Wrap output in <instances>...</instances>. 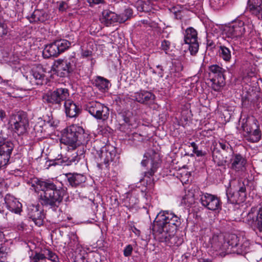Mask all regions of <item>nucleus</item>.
I'll return each mask as SVG.
<instances>
[{"mask_svg": "<svg viewBox=\"0 0 262 262\" xmlns=\"http://www.w3.org/2000/svg\"><path fill=\"white\" fill-rule=\"evenodd\" d=\"M31 184L36 192L42 191L39 196V202L46 208L56 211L62 202L66 191L62 187H58L51 181H42L37 178L30 180Z\"/></svg>", "mask_w": 262, "mask_h": 262, "instance_id": "f257e3e1", "label": "nucleus"}, {"mask_svg": "<svg viewBox=\"0 0 262 262\" xmlns=\"http://www.w3.org/2000/svg\"><path fill=\"white\" fill-rule=\"evenodd\" d=\"M88 138L89 135L84 132L82 127L73 125L67 127L61 140L64 144L76 146L86 143Z\"/></svg>", "mask_w": 262, "mask_h": 262, "instance_id": "f03ea898", "label": "nucleus"}, {"mask_svg": "<svg viewBox=\"0 0 262 262\" xmlns=\"http://www.w3.org/2000/svg\"><path fill=\"white\" fill-rule=\"evenodd\" d=\"M76 68V59L72 57L67 59H58L55 61L51 70L60 77H70Z\"/></svg>", "mask_w": 262, "mask_h": 262, "instance_id": "7ed1b4c3", "label": "nucleus"}, {"mask_svg": "<svg viewBox=\"0 0 262 262\" xmlns=\"http://www.w3.org/2000/svg\"><path fill=\"white\" fill-rule=\"evenodd\" d=\"M70 95L69 91L65 88H57L49 91L43 96V99L49 106L58 105L60 106L62 103L68 99Z\"/></svg>", "mask_w": 262, "mask_h": 262, "instance_id": "20e7f679", "label": "nucleus"}, {"mask_svg": "<svg viewBox=\"0 0 262 262\" xmlns=\"http://www.w3.org/2000/svg\"><path fill=\"white\" fill-rule=\"evenodd\" d=\"M71 45V43L66 39H60L54 40L45 46L42 51L43 57L44 58L57 57L68 49Z\"/></svg>", "mask_w": 262, "mask_h": 262, "instance_id": "39448f33", "label": "nucleus"}, {"mask_svg": "<svg viewBox=\"0 0 262 262\" xmlns=\"http://www.w3.org/2000/svg\"><path fill=\"white\" fill-rule=\"evenodd\" d=\"M155 220L159 223V226H166L171 233H175L181 224L180 218L168 211L160 212Z\"/></svg>", "mask_w": 262, "mask_h": 262, "instance_id": "423d86ee", "label": "nucleus"}, {"mask_svg": "<svg viewBox=\"0 0 262 262\" xmlns=\"http://www.w3.org/2000/svg\"><path fill=\"white\" fill-rule=\"evenodd\" d=\"M152 231L153 234L158 237L159 242L166 243L170 246L176 244V240L177 236H174L175 233H171L166 226L161 225L160 226L159 225V223H157L155 220Z\"/></svg>", "mask_w": 262, "mask_h": 262, "instance_id": "0eeeda50", "label": "nucleus"}, {"mask_svg": "<svg viewBox=\"0 0 262 262\" xmlns=\"http://www.w3.org/2000/svg\"><path fill=\"white\" fill-rule=\"evenodd\" d=\"M252 29L251 25L245 24L243 21L237 20L227 29L226 34L228 38L237 40V38H241L245 33H250Z\"/></svg>", "mask_w": 262, "mask_h": 262, "instance_id": "6e6552de", "label": "nucleus"}, {"mask_svg": "<svg viewBox=\"0 0 262 262\" xmlns=\"http://www.w3.org/2000/svg\"><path fill=\"white\" fill-rule=\"evenodd\" d=\"M99 157L100 163L97 164V166L100 169H102L103 164L107 168L110 163L116 162L118 159L116 148L110 145H106L101 148Z\"/></svg>", "mask_w": 262, "mask_h": 262, "instance_id": "1a4fd4ad", "label": "nucleus"}, {"mask_svg": "<svg viewBox=\"0 0 262 262\" xmlns=\"http://www.w3.org/2000/svg\"><path fill=\"white\" fill-rule=\"evenodd\" d=\"M11 121L13 124L14 131L19 136L24 135L27 132L29 126V121L26 113L18 112L12 115Z\"/></svg>", "mask_w": 262, "mask_h": 262, "instance_id": "9d476101", "label": "nucleus"}, {"mask_svg": "<svg viewBox=\"0 0 262 262\" xmlns=\"http://www.w3.org/2000/svg\"><path fill=\"white\" fill-rule=\"evenodd\" d=\"M86 110L89 113L97 119L106 120L109 116V108L104 104L97 102L92 101L86 106Z\"/></svg>", "mask_w": 262, "mask_h": 262, "instance_id": "9b49d317", "label": "nucleus"}, {"mask_svg": "<svg viewBox=\"0 0 262 262\" xmlns=\"http://www.w3.org/2000/svg\"><path fill=\"white\" fill-rule=\"evenodd\" d=\"M228 201L231 204H239L245 201L247 197L246 187L244 182L238 181V188L236 191H232L228 188L226 191Z\"/></svg>", "mask_w": 262, "mask_h": 262, "instance_id": "f8f14e48", "label": "nucleus"}, {"mask_svg": "<svg viewBox=\"0 0 262 262\" xmlns=\"http://www.w3.org/2000/svg\"><path fill=\"white\" fill-rule=\"evenodd\" d=\"M247 222L253 230L262 232V206L256 210L251 208L247 214Z\"/></svg>", "mask_w": 262, "mask_h": 262, "instance_id": "ddd939ff", "label": "nucleus"}, {"mask_svg": "<svg viewBox=\"0 0 262 262\" xmlns=\"http://www.w3.org/2000/svg\"><path fill=\"white\" fill-rule=\"evenodd\" d=\"M243 129L245 133L244 136L246 139L252 143L257 142L261 138V132L256 122L252 123L249 122L242 126Z\"/></svg>", "mask_w": 262, "mask_h": 262, "instance_id": "4468645a", "label": "nucleus"}, {"mask_svg": "<svg viewBox=\"0 0 262 262\" xmlns=\"http://www.w3.org/2000/svg\"><path fill=\"white\" fill-rule=\"evenodd\" d=\"M184 41L189 45V50L191 55H194L198 51L199 43L198 42V33L192 27L187 28L185 31Z\"/></svg>", "mask_w": 262, "mask_h": 262, "instance_id": "2eb2a0df", "label": "nucleus"}, {"mask_svg": "<svg viewBox=\"0 0 262 262\" xmlns=\"http://www.w3.org/2000/svg\"><path fill=\"white\" fill-rule=\"evenodd\" d=\"M211 247L216 251H221L220 255L225 256L229 254L228 245L226 243V236L222 234H213L210 239Z\"/></svg>", "mask_w": 262, "mask_h": 262, "instance_id": "dca6fc26", "label": "nucleus"}, {"mask_svg": "<svg viewBox=\"0 0 262 262\" xmlns=\"http://www.w3.org/2000/svg\"><path fill=\"white\" fill-rule=\"evenodd\" d=\"M27 215L36 225L40 226L43 224L45 215L43 210L40 208L39 204L29 205L27 208Z\"/></svg>", "mask_w": 262, "mask_h": 262, "instance_id": "f3484780", "label": "nucleus"}, {"mask_svg": "<svg viewBox=\"0 0 262 262\" xmlns=\"http://www.w3.org/2000/svg\"><path fill=\"white\" fill-rule=\"evenodd\" d=\"M13 148L12 142L0 141V168L8 164Z\"/></svg>", "mask_w": 262, "mask_h": 262, "instance_id": "a211bd4d", "label": "nucleus"}, {"mask_svg": "<svg viewBox=\"0 0 262 262\" xmlns=\"http://www.w3.org/2000/svg\"><path fill=\"white\" fill-rule=\"evenodd\" d=\"M200 201L202 205L210 210L221 209L220 201L215 195L205 193L201 195Z\"/></svg>", "mask_w": 262, "mask_h": 262, "instance_id": "6ab92c4d", "label": "nucleus"}, {"mask_svg": "<svg viewBox=\"0 0 262 262\" xmlns=\"http://www.w3.org/2000/svg\"><path fill=\"white\" fill-rule=\"evenodd\" d=\"M144 158L148 159V160L150 161L151 167L150 170L146 172L145 174L146 177H149L154 175L159 166L160 161V155L156 150L152 149H149L145 153Z\"/></svg>", "mask_w": 262, "mask_h": 262, "instance_id": "aec40b11", "label": "nucleus"}, {"mask_svg": "<svg viewBox=\"0 0 262 262\" xmlns=\"http://www.w3.org/2000/svg\"><path fill=\"white\" fill-rule=\"evenodd\" d=\"M64 107L66 116L70 118L77 117L81 112V107L79 105L68 99L64 102Z\"/></svg>", "mask_w": 262, "mask_h": 262, "instance_id": "412c9836", "label": "nucleus"}, {"mask_svg": "<svg viewBox=\"0 0 262 262\" xmlns=\"http://www.w3.org/2000/svg\"><path fill=\"white\" fill-rule=\"evenodd\" d=\"M6 207L10 211L15 213H20L21 211V204L13 196L10 194L6 195L4 198Z\"/></svg>", "mask_w": 262, "mask_h": 262, "instance_id": "4be33fe9", "label": "nucleus"}, {"mask_svg": "<svg viewBox=\"0 0 262 262\" xmlns=\"http://www.w3.org/2000/svg\"><path fill=\"white\" fill-rule=\"evenodd\" d=\"M230 168L235 171H242L245 169L246 160L240 154H235L230 159Z\"/></svg>", "mask_w": 262, "mask_h": 262, "instance_id": "5701e85b", "label": "nucleus"}, {"mask_svg": "<svg viewBox=\"0 0 262 262\" xmlns=\"http://www.w3.org/2000/svg\"><path fill=\"white\" fill-rule=\"evenodd\" d=\"M248 9L252 14L262 19V0H248Z\"/></svg>", "mask_w": 262, "mask_h": 262, "instance_id": "b1692460", "label": "nucleus"}, {"mask_svg": "<svg viewBox=\"0 0 262 262\" xmlns=\"http://www.w3.org/2000/svg\"><path fill=\"white\" fill-rule=\"evenodd\" d=\"M119 16L109 10H104L102 12V17L100 20L106 26H109L116 22L120 23Z\"/></svg>", "mask_w": 262, "mask_h": 262, "instance_id": "393cba45", "label": "nucleus"}, {"mask_svg": "<svg viewBox=\"0 0 262 262\" xmlns=\"http://www.w3.org/2000/svg\"><path fill=\"white\" fill-rule=\"evenodd\" d=\"M65 175L69 184L73 187H78L85 182L86 180L85 177L83 174L79 173H66Z\"/></svg>", "mask_w": 262, "mask_h": 262, "instance_id": "a878e982", "label": "nucleus"}, {"mask_svg": "<svg viewBox=\"0 0 262 262\" xmlns=\"http://www.w3.org/2000/svg\"><path fill=\"white\" fill-rule=\"evenodd\" d=\"M212 156L213 161L217 166H221L225 165L227 163L226 158L225 156V152L217 148H213L212 151Z\"/></svg>", "mask_w": 262, "mask_h": 262, "instance_id": "bb28decb", "label": "nucleus"}, {"mask_svg": "<svg viewBox=\"0 0 262 262\" xmlns=\"http://www.w3.org/2000/svg\"><path fill=\"white\" fill-rule=\"evenodd\" d=\"M133 97L136 101L142 104L154 100L155 97V95L151 93L145 91H141L140 92L135 93Z\"/></svg>", "mask_w": 262, "mask_h": 262, "instance_id": "cd10ccee", "label": "nucleus"}, {"mask_svg": "<svg viewBox=\"0 0 262 262\" xmlns=\"http://www.w3.org/2000/svg\"><path fill=\"white\" fill-rule=\"evenodd\" d=\"M47 17V14L43 11L35 10L30 16H27V18L30 23L44 22Z\"/></svg>", "mask_w": 262, "mask_h": 262, "instance_id": "c85d7f7f", "label": "nucleus"}, {"mask_svg": "<svg viewBox=\"0 0 262 262\" xmlns=\"http://www.w3.org/2000/svg\"><path fill=\"white\" fill-rule=\"evenodd\" d=\"M212 88L215 91H219L222 87L225 85L224 73L221 74H216L211 79Z\"/></svg>", "mask_w": 262, "mask_h": 262, "instance_id": "c756f323", "label": "nucleus"}, {"mask_svg": "<svg viewBox=\"0 0 262 262\" xmlns=\"http://www.w3.org/2000/svg\"><path fill=\"white\" fill-rule=\"evenodd\" d=\"M226 241L228 245V251L229 254L232 253L233 249L236 248V246H238L240 237L234 234H228L226 236Z\"/></svg>", "mask_w": 262, "mask_h": 262, "instance_id": "7c9ffc66", "label": "nucleus"}, {"mask_svg": "<svg viewBox=\"0 0 262 262\" xmlns=\"http://www.w3.org/2000/svg\"><path fill=\"white\" fill-rule=\"evenodd\" d=\"M31 74L36 80V84H42L45 77V71L42 67H36L31 70Z\"/></svg>", "mask_w": 262, "mask_h": 262, "instance_id": "2f4dec72", "label": "nucleus"}, {"mask_svg": "<svg viewBox=\"0 0 262 262\" xmlns=\"http://www.w3.org/2000/svg\"><path fill=\"white\" fill-rule=\"evenodd\" d=\"M93 83L99 90H105L108 88L109 81L103 77L98 76Z\"/></svg>", "mask_w": 262, "mask_h": 262, "instance_id": "473e14b6", "label": "nucleus"}, {"mask_svg": "<svg viewBox=\"0 0 262 262\" xmlns=\"http://www.w3.org/2000/svg\"><path fill=\"white\" fill-rule=\"evenodd\" d=\"M243 242H239L238 246H236V248L233 249L232 253L237 254H244L246 253L249 250V243L242 238Z\"/></svg>", "mask_w": 262, "mask_h": 262, "instance_id": "72a5a7b5", "label": "nucleus"}, {"mask_svg": "<svg viewBox=\"0 0 262 262\" xmlns=\"http://www.w3.org/2000/svg\"><path fill=\"white\" fill-rule=\"evenodd\" d=\"M220 57L226 61H229L231 57L230 49L225 46H220L219 50Z\"/></svg>", "mask_w": 262, "mask_h": 262, "instance_id": "f704fd0d", "label": "nucleus"}, {"mask_svg": "<svg viewBox=\"0 0 262 262\" xmlns=\"http://www.w3.org/2000/svg\"><path fill=\"white\" fill-rule=\"evenodd\" d=\"M133 14V10L130 8L126 9L124 12L119 15L120 23H122L130 17Z\"/></svg>", "mask_w": 262, "mask_h": 262, "instance_id": "c9c22d12", "label": "nucleus"}, {"mask_svg": "<svg viewBox=\"0 0 262 262\" xmlns=\"http://www.w3.org/2000/svg\"><path fill=\"white\" fill-rule=\"evenodd\" d=\"M32 262H39L41 260L46 259V254L45 250L43 251V253L41 252H35L34 255L30 256Z\"/></svg>", "mask_w": 262, "mask_h": 262, "instance_id": "e433bc0d", "label": "nucleus"}, {"mask_svg": "<svg viewBox=\"0 0 262 262\" xmlns=\"http://www.w3.org/2000/svg\"><path fill=\"white\" fill-rule=\"evenodd\" d=\"M209 70L214 75L219 73L221 74L222 73H225V72L224 69L217 64H213L210 66Z\"/></svg>", "mask_w": 262, "mask_h": 262, "instance_id": "4c0bfd02", "label": "nucleus"}, {"mask_svg": "<svg viewBox=\"0 0 262 262\" xmlns=\"http://www.w3.org/2000/svg\"><path fill=\"white\" fill-rule=\"evenodd\" d=\"M46 254V258L51 260L52 261L56 262L58 260V257L56 254L49 250H45Z\"/></svg>", "mask_w": 262, "mask_h": 262, "instance_id": "58836bf2", "label": "nucleus"}, {"mask_svg": "<svg viewBox=\"0 0 262 262\" xmlns=\"http://www.w3.org/2000/svg\"><path fill=\"white\" fill-rule=\"evenodd\" d=\"M88 3L89 7H94L97 5H105L106 2L105 0H86Z\"/></svg>", "mask_w": 262, "mask_h": 262, "instance_id": "ea45409f", "label": "nucleus"}, {"mask_svg": "<svg viewBox=\"0 0 262 262\" xmlns=\"http://www.w3.org/2000/svg\"><path fill=\"white\" fill-rule=\"evenodd\" d=\"M229 146V144L228 143L219 142V143H216V144L214 145L213 148H217L222 150L223 152H226L228 149H230Z\"/></svg>", "mask_w": 262, "mask_h": 262, "instance_id": "a19ab883", "label": "nucleus"}, {"mask_svg": "<svg viewBox=\"0 0 262 262\" xmlns=\"http://www.w3.org/2000/svg\"><path fill=\"white\" fill-rule=\"evenodd\" d=\"M256 79L257 78L256 76L254 75L253 73L248 74L247 75L244 76L243 77V80L246 83H250L251 82H255Z\"/></svg>", "mask_w": 262, "mask_h": 262, "instance_id": "79ce46f5", "label": "nucleus"}, {"mask_svg": "<svg viewBox=\"0 0 262 262\" xmlns=\"http://www.w3.org/2000/svg\"><path fill=\"white\" fill-rule=\"evenodd\" d=\"M44 123H45L43 122L42 121L37 122L34 127V130H35V132L37 133H41L43 130L42 125Z\"/></svg>", "mask_w": 262, "mask_h": 262, "instance_id": "37998d69", "label": "nucleus"}, {"mask_svg": "<svg viewBox=\"0 0 262 262\" xmlns=\"http://www.w3.org/2000/svg\"><path fill=\"white\" fill-rule=\"evenodd\" d=\"M133 247L131 245H127L123 251V254L125 256L127 257L131 255L133 252Z\"/></svg>", "mask_w": 262, "mask_h": 262, "instance_id": "c03bdc74", "label": "nucleus"}, {"mask_svg": "<svg viewBox=\"0 0 262 262\" xmlns=\"http://www.w3.org/2000/svg\"><path fill=\"white\" fill-rule=\"evenodd\" d=\"M0 252L2 253H5L6 254L8 255L10 252V248L8 246L7 244H2L1 245L0 247Z\"/></svg>", "mask_w": 262, "mask_h": 262, "instance_id": "a18cd8bd", "label": "nucleus"}, {"mask_svg": "<svg viewBox=\"0 0 262 262\" xmlns=\"http://www.w3.org/2000/svg\"><path fill=\"white\" fill-rule=\"evenodd\" d=\"M6 28V26L4 24L0 23V37H3L7 34Z\"/></svg>", "mask_w": 262, "mask_h": 262, "instance_id": "49530a36", "label": "nucleus"}, {"mask_svg": "<svg viewBox=\"0 0 262 262\" xmlns=\"http://www.w3.org/2000/svg\"><path fill=\"white\" fill-rule=\"evenodd\" d=\"M193 152L195 154L197 157H203L206 155L205 151H203L202 150L198 149V146H197L196 148L193 149Z\"/></svg>", "mask_w": 262, "mask_h": 262, "instance_id": "de8ad7c7", "label": "nucleus"}, {"mask_svg": "<svg viewBox=\"0 0 262 262\" xmlns=\"http://www.w3.org/2000/svg\"><path fill=\"white\" fill-rule=\"evenodd\" d=\"M169 46L170 42L167 40H164L162 42L161 46L164 50H167L169 48Z\"/></svg>", "mask_w": 262, "mask_h": 262, "instance_id": "09e8293b", "label": "nucleus"}, {"mask_svg": "<svg viewBox=\"0 0 262 262\" xmlns=\"http://www.w3.org/2000/svg\"><path fill=\"white\" fill-rule=\"evenodd\" d=\"M252 99L250 96L246 95L245 96L242 97V103L243 105H246L247 102L251 101Z\"/></svg>", "mask_w": 262, "mask_h": 262, "instance_id": "8fccbe9b", "label": "nucleus"}, {"mask_svg": "<svg viewBox=\"0 0 262 262\" xmlns=\"http://www.w3.org/2000/svg\"><path fill=\"white\" fill-rule=\"evenodd\" d=\"M231 41L232 45L236 47H239V45L242 43L241 38H237V40H235L234 38H231Z\"/></svg>", "mask_w": 262, "mask_h": 262, "instance_id": "3c124183", "label": "nucleus"}, {"mask_svg": "<svg viewBox=\"0 0 262 262\" xmlns=\"http://www.w3.org/2000/svg\"><path fill=\"white\" fill-rule=\"evenodd\" d=\"M67 3L64 2H62L59 5V10L60 11H64L67 8Z\"/></svg>", "mask_w": 262, "mask_h": 262, "instance_id": "603ef678", "label": "nucleus"}, {"mask_svg": "<svg viewBox=\"0 0 262 262\" xmlns=\"http://www.w3.org/2000/svg\"><path fill=\"white\" fill-rule=\"evenodd\" d=\"M92 54V51L88 50H86L83 51L82 55L83 57H88L91 56Z\"/></svg>", "mask_w": 262, "mask_h": 262, "instance_id": "864d4df0", "label": "nucleus"}, {"mask_svg": "<svg viewBox=\"0 0 262 262\" xmlns=\"http://www.w3.org/2000/svg\"><path fill=\"white\" fill-rule=\"evenodd\" d=\"M61 156L58 155V157L55 159V161H57L55 164L61 165L64 162L63 160H61Z\"/></svg>", "mask_w": 262, "mask_h": 262, "instance_id": "5fc2aeb1", "label": "nucleus"}, {"mask_svg": "<svg viewBox=\"0 0 262 262\" xmlns=\"http://www.w3.org/2000/svg\"><path fill=\"white\" fill-rule=\"evenodd\" d=\"M187 200H188L187 196H184L182 200L181 203L182 204H184L185 205H187L188 204V206H189V205L190 204V203H188V201Z\"/></svg>", "mask_w": 262, "mask_h": 262, "instance_id": "6e6d98bb", "label": "nucleus"}, {"mask_svg": "<svg viewBox=\"0 0 262 262\" xmlns=\"http://www.w3.org/2000/svg\"><path fill=\"white\" fill-rule=\"evenodd\" d=\"M122 119L123 120L125 123L129 124L130 122V119L129 117H127L125 115H122L121 116Z\"/></svg>", "mask_w": 262, "mask_h": 262, "instance_id": "4d7b16f0", "label": "nucleus"}, {"mask_svg": "<svg viewBox=\"0 0 262 262\" xmlns=\"http://www.w3.org/2000/svg\"><path fill=\"white\" fill-rule=\"evenodd\" d=\"M7 255H8L6 254L5 253L0 252V261L4 262Z\"/></svg>", "mask_w": 262, "mask_h": 262, "instance_id": "13d9d810", "label": "nucleus"}, {"mask_svg": "<svg viewBox=\"0 0 262 262\" xmlns=\"http://www.w3.org/2000/svg\"><path fill=\"white\" fill-rule=\"evenodd\" d=\"M51 127H55V124H54V122L52 121L51 120L49 119L47 121V124Z\"/></svg>", "mask_w": 262, "mask_h": 262, "instance_id": "bf43d9fd", "label": "nucleus"}, {"mask_svg": "<svg viewBox=\"0 0 262 262\" xmlns=\"http://www.w3.org/2000/svg\"><path fill=\"white\" fill-rule=\"evenodd\" d=\"M175 17L177 19H181V15H180L181 11H174L173 12Z\"/></svg>", "mask_w": 262, "mask_h": 262, "instance_id": "052dcab7", "label": "nucleus"}, {"mask_svg": "<svg viewBox=\"0 0 262 262\" xmlns=\"http://www.w3.org/2000/svg\"><path fill=\"white\" fill-rule=\"evenodd\" d=\"M6 116V113L4 111L0 110V118L2 120L4 119Z\"/></svg>", "mask_w": 262, "mask_h": 262, "instance_id": "680f3d73", "label": "nucleus"}, {"mask_svg": "<svg viewBox=\"0 0 262 262\" xmlns=\"http://www.w3.org/2000/svg\"><path fill=\"white\" fill-rule=\"evenodd\" d=\"M157 68L160 69V70L161 71V72H160V73H159V74L160 75V76L161 77H163V69H162V66H160V65H158V66H157Z\"/></svg>", "mask_w": 262, "mask_h": 262, "instance_id": "e2e57ef3", "label": "nucleus"}, {"mask_svg": "<svg viewBox=\"0 0 262 262\" xmlns=\"http://www.w3.org/2000/svg\"><path fill=\"white\" fill-rule=\"evenodd\" d=\"M148 161L149 160H148V159L146 158V159L143 160L141 162L142 165L143 166H146Z\"/></svg>", "mask_w": 262, "mask_h": 262, "instance_id": "0e129e2a", "label": "nucleus"}, {"mask_svg": "<svg viewBox=\"0 0 262 262\" xmlns=\"http://www.w3.org/2000/svg\"><path fill=\"white\" fill-rule=\"evenodd\" d=\"M190 145H191V146L193 148V149H195L196 148V147H197V145L195 144V142H191L190 143Z\"/></svg>", "mask_w": 262, "mask_h": 262, "instance_id": "69168bd1", "label": "nucleus"}, {"mask_svg": "<svg viewBox=\"0 0 262 262\" xmlns=\"http://www.w3.org/2000/svg\"><path fill=\"white\" fill-rule=\"evenodd\" d=\"M213 44V43L212 42V41H211L210 42H209V40L208 41V42H207L208 46H211Z\"/></svg>", "mask_w": 262, "mask_h": 262, "instance_id": "338daca9", "label": "nucleus"}, {"mask_svg": "<svg viewBox=\"0 0 262 262\" xmlns=\"http://www.w3.org/2000/svg\"><path fill=\"white\" fill-rule=\"evenodd\" d=\"M203 262H211V260H210L208 259H204Z\"/></svg>", "mask_w": 262, "mask_h": 262, "instance_id": "774afa93", "label": "nucleus"}]
</instances>
